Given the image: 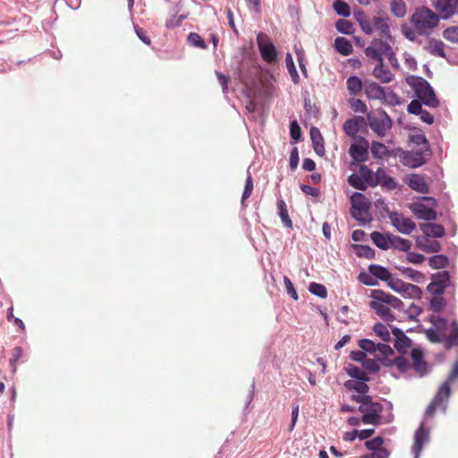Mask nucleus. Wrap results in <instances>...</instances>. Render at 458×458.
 Wrapping results in <instances>:
<instances>
[{
    "mask_svg": "<svg viewBox=\"0 0 458 458\" xmlns=\"http://www.w3.org/2000/svg\"><path fill=\"white\" fill-rule=\"evenodd\" d=\"M423 356V352L420 349L411 351L412 368L420 377L427 373V363L424 361Z\"/></svg>",
    "mask_w": 458,
    "mask_h": 458,
    "instance_id": "nucleus-19",
    "label": "nucleus"
},
{
    "mask_svg": "<svg viewBox=\"0 0 458 458\" xmlns=\"http://www.w3.org/2000/svg\"><path fill=\"white\" fill-rule=\"evenodd\" d=\"M336 30L343 34H352L353 31V25L351 21L340 19L335 23Z\"/></svg>",
    "mask_w": 458,
    "mask_h": 458,
    "instance_id": "nucleus-50",
    "label": "nucleus"
},
{
    "mask_svg": "<svg viewBox=\"0 0 458 458\" xmlns=\"http://www.w3.org/2000/svg\"><path fill=\"white\" fill-rule=\"evenodd\" d=\"M433 5L443 20H448L454 14L458 15V0H436Z\"/></svg>",
    "mask_w": 458,
    "mask_h": 458,
    "instance_id": "nucleus-12",
    "label": "nucleus"
},
{
    "mask_svg": "<svg viewBox=\"0 0 458 458\" xmlns=\"http://www.w3.org/2000/svg\"><path fill=\"white\" fill-rule=\"evenodd\" d=\"M411 344V341L405 334L397 337L394 342V347L401 352H404Z\"/></svg>",
    "mask_w": 458,
    "mask_h": 458,
    "instance_id": "nucleus-53",
    "label": "nucleus"
},
{
    "mask_svg": "<svg viewBox=\"0 0 458 458\" xmlns=\"http://www.w3.org/2000/svg\"><path fill=\"white\" fill-rule=\"evenodd\" d=\"M350 106L354 112L364 114L367 111L365 103L359 98H352L350 100Z\"/></svg>",
    "mask_w": 458,
    "mask_h": 458,
    "instance_id": "nucleus-61",
    "label": "nucleus"
},
{
    "mask_svg": "<svg viewBox=\"0 0 458 458\" xmlns=\"http://www.w3.org/2000/svg\"><path fill=\"white\" fill-rule=\"evenodd\" d=\"M345 370L347 374L352 378H356L357 380L369 381V377L366 375V373L353 364H348Z\"/></svg>",
    "mask_w": 458,
    "mask_h": 458,
    "instance_id": "nucleus-39",
    "label": "nucleus"
},
{
    "mask_svg": "<svg viewBox=\"0 0 458 458\" xmlns=\"http://www.w3.org/2000/svg\"><path fill=\"white\" fill-rule=\"evenodd\" d=\"M364 92L369 99H382L385 98L384 89L377 82L369 80L364 81Z\"/></svg>",
    "mask_w": 458,
    "mask_h": 458,
    "instance_id": "nucleus-18",
    "label": "nucleus"
},
{
    "mask_svg": "<svg viewBox=\"0 0 458 458\" xmlns=\"http://www.w3.org/2000/svg\"><path fill=\"white\" fill-rule=\"evenodd\" d=\"M358 411L362 413L361 421L364 424L377 426L381 423L380 413L383 411V405L381 403L371 401L367 405H360Z\"/></svg>",
    "mask_w": 458,
    "mask_h": 458,
    "instance_id": "nucleus-7",
    "label": "nucleus"
},
{
    "mask_svg": "<svg viewBox=\"0 0 458 458\" xmlns=\"http://www.w3.org/2000/svg\"><path fill=\"white\" fill-rule=\"evenodd\" d=\"M372 74L382 83H388L394 79L393 73L390 72L388 67L384 64L383 60L381 62H377Z\"/></svg>",
    "mask_w": 458,
    "mask_h": 458,
    "instance_id": "nucleus-20",
    "label": "nucleus"
},
{
    "mask_svg": "<svg viewBox=\"0 0 458 458\" xmlns=\"http://www.w3.org/2000/svg\"><path fill=\"white\" fill-rule=\"evenodd\" d=\"M407 185L413 191L427 194L429 192V186L427 183L425 177L420 174H411L406 179Z\"/></svg>",
    "mask_w": 458,
    "mask_h": 458,
    "instance_id": "nucleus-17",
    "label": "nucleus"
},
{
    "mask_svg": "<svg viewBox=\"0 0 458 458\" xmlns=\"http://www.w3.org/2000/svg\"><path fill=\"white\" fill-rule=\"evenodd\" d=\"M429 441V430L425 428L424 423L421 422L419 428L414 434V443L411 451L414 458H419L422 451L423 445Z\"/></svg>",
    "mask_w": 458,
    "mask_h": 458,
    "instance_id": "nucleus-13",
    "label": "nucleus"
},
{
    "mask_svg": "<svg viewBox=\"0 0 458 458\" xmlns=\"http://www.w3.org/2000/svg\"><path fill=\"white\" fill-rule=\"evenodd\" d=\"M335 47L338 53L344 55H348L352 52V45L347 38L343 37H338L335 38Z\"/></svg>",
    "mask_w": 458,
    "mask_h": 458,
    "instance_id": "nucleus-36",
    "label": "nucleus"
},
{
    "mask_svg": "<svg viewBox=\"0 0 458 458\" xmlns=\"http://www.w3.org/2000/svg\"><path fill=\"white\" fill-rule=\"evenodd\" d=\"M188 42L190 43V45L193 47H198L203 49L207 47L204 39L198 33L195 32H191L189 34Z\"/></svg>",
    "mask_w": 458,
    "mask_h": 458,
    "instance_id": "nucleus-55",
    "label": "nucleus"
},
{
    "mask_svg": "<svg viewBox=\"0 0 458 458\" xmlns=\"http://www.w3.org/2000/svg\"><path fill=\"white\" fill-rule=\"evenodd\" d=\"M410 141L417 146H422V148L419 151L425 152L426 157H431L429 144L424 134H412L410 136Z\"/></svg>",
    "mask_w": 458,
    "mask_h": 458,
    "instance_id": "nucleus-30",
    "label": "nucleus"
},
{
    "mask_svg": "<svg viewBox=\"0 0 458 458\" xmlns=\"http://www.w3.org/2000/svg\"><path fill=\"white\" fill-rule=\"evenodd\" d=\"M333 7L338 15L349 17L351 14L350 7L345 2L337 0L334 3Z\"/></svg>",
    "mask_w": 458,
    "mask_h": 458,
    "instance_id": "nucleus-49",
    "label": "nucleus"
},
{
    "mask_svg": "<svg viewBox=\"0 0 458 458\" xmlns=\"http://www.w3.org/2000/svg\"><path fill=\"white\" fill-rule=\"evenodd\" d=\"M411 24L419 35L428 36L439 23V16L431 9L421 6L416 8L410 19Z\"/></svg>",
    "mask_w": 458,
    "mask_h": 458,
    "instance_id": "nucleus-1",
    "label": "nucleus"
},
{
    "mask_svg": "<svg viewBox=\"0 0 458 458\" xmlns=\"http://www.w3.org/2000/svg\"><path fill=\"white\" fill-rule=\"evenodd\" d=\"M430 157H426L423 151H404L400 159L403 165L417 168L423 165Z\"/></svg>",
    "mask_w": 458,
    "mask_h": 458,
    "instance_id": "nucleus-11",
    "label": "nucleus"
},
{
    "mask_svg": "<svg viewBox=\"0 0 458 458\" xmlns=\"http://www.w3.org/2000/svg\"><path fill=\"white\" fill-rule=\"evenodd\" d=\"M390 455V452L386 450H377L371 454H364L360 456V458H388Z\"/></svg>",
    "mask_w": 458,
    "mask_h": 458,
    "instance_id": "nucleus-64",
    "label": "nucleus"
},
{
    "mask_svg": "<svg viewBox=\"0 0 458 458\" xmlns=\"http://www.w3.org/2000/svg\"><path fill=\"white\" fill-rule=\"evenodd\" d=\"M347 181L351 186H352L353 188H355L357 190H360V191L367 190L365 180L361 179L360 177V175H358L356 174H352L351 175H349Z\"/></svg>",
    "mask_w": 458,
    "mask_h": 458,
    "instance_id": "nucleus-46",
    "label": "nucleus"
},
{
    "mask_svg": "<svg viewBox=\"0 0 458 458\" xmlns=\"http://www.w3.org/2000/svg\"><path fill=\"white\" fill-rule=\"evenodd\" d=\"M22 355H23V350L21 347L16 346L15 348H13V357L10 360V366L12 367L13 373H15V371H16L15 364L20 360V359L22 357Z\"/></svg>",
    "mask_w": 458,
    "mask_h": 458,
    "instance_id": "nucleus-58",
    "label": "nucleus"
},
{
    "mask_svg": "<svg viewBox=\"0 0 458 458\" xmlns=\"http://www.w3.org/2000/svg\"><path fill=\"white\" fill-rule=\"evenodd\" d=\"M428 300L429 309L434 312L441 311L446 306V301L442 294H431Z\"/></svg>",
    "mask_w": 458,
    "mask_h": 458,
    "instance_id": "nucleus-37",
    "label": "nucleus"
},
{
    "mask_svg": "<svg viewBox=\"0 0 458 458\" xmlns=\"http://www.w3.org/2000/svg\"><path fill=\"white\" fill-rule=\"evenodd\" d=\"M359 346L363 350V352L375 353V348H377V344L369 339H361L359 342Z\"/></svg>",
    "mask_w": 458,
    "mask_h": 458,
    "instance_id": "nucleus-60",
    "label": "nucleus"
},
{
    "mask_svg": "<svg viewBox=\"0 0 458 458\" xmlns=\"http://www.w3.org/2000/svg\"><path fill=\"white\" fill-rule=\"evenodd\" d=\"M396 268L407 278L416 283H421L425 279L424 274L411 267H396Z\"/></svg>",
    "mask_w": 458,
    "mask_h": 458,
    "instance_id": "nucleus-33",
    "label": "nucleus"
},
{
    "mask_svg": "<svg viewBox=\"0 0 458 458\" xmlns=\"http://www.w3.org/2000/svg\"><path fill=\"white\" fill-rule=\"evenodd\" d=\"M253 191V182L250 174L248 172V176L245 182L244 191L242 196V203H243L251 194Z\"/></svg>",
    "mask_w": 458,
    "mask_h": 458,
    "instance_id": "nucleus-59",
    "label": "nucleus"
},
{
    "mask_svg": "<svg viewBox=\"0 0 458 458\" xmlns=\"http://www.w3.org/2000/svg\"><path fill=\"white\" fill-rule=\"evenodd\" d=\"M444 43L440 40L430 39L428 46V52L439 57H445V53L444 50Z\"/></svg>",
    "mask_w": 458,
    "mask_h": 458,
    "instance_id": "nucleus-42",
    "label": "nucleus"
},
{
    "mask_svg": "<svg viewBox=\"0 0 458 458\" xmlns=\"http://www.w3.org/2000/svg\"><path fill=\"white\" fill-rule=\"evenodd\" d=\"M356 254L359 257L373 259L375 256V250L367 245H357L356 246Z\"/></svg>",
    "mask_w": 458,
    "mask_h": 458,
    "instance_id": "nucleus-54",
    "label": "nucleus"
},
{
    "mask_svg": "<svg viewBox=\"0 0 458 458\" xmlns=\"http://www.w3.org/2000/svg\"><path fill=\"white\" fill-rule=\"evenodd\" d=\"M370 151L374 158L381 159L389 156V149L386 146L379 141H372Z\"/></svg>",
    "mask_w": 458,
    "mask_h": 458,
    "instance_id": "nucleus-35",
    "label": "nucleus"
},
{
    "mask_svg": "<svg viewBox=\"0 0 458 458\" xmlns=\"http://www.w3.org/2000/svg\"><path fill=\"white\" fill-rule=\"evenodd\" d=\"M370 297L372 299L385 302L386 305H389L392 308L396 309L398 310L403 309V303L400 299L382 290H373L371 292Z\"/></svg>",
    "mask_w": 458,
    "mask_h": 458,
    "instance_id": "nucleus-15",
    "label": "nucleus"
},
{
    "mask_svg": "<svg viewBox=\"0 0 458 458\" xmlns=\"http://www.w3.org/2000/svg\"><path fill=\"white\" fill-rule=\"evenodd\" d=\"M377 177L379 181V184L387 190H395L398 186V183L395 180L389 176L384 168L379 167L377 169Z\"/></svg>",
    "mask_w": 458,
    "mask_h": 458,
    "instance_id": "nucleus-28",
    "label": "nucleus"
},
{
    "mask_svg": "<svg viewBox=\"0 0 458 458\" xmlns=\"http://www.w3.org/2000/svg\"><path fill=\"white\" fill-rule=\"evenodd\" d=\"M369 272L371 276L386 283L392 276V274L386 267L376 264L369 266Z\"/></svg>",
    "mask_w": 458,
    "mask_h": 458,
    "instance_id": "nucleus-29",
    "label": "nucleus"
},
{
    "mask_svg": "<svg viewBox=\"0 0 458 458\" xmlns=\"http://www.w3.org/2000/svg\"><path fill=\"white\" fill-rule=\"evenodd\" d=\"M373 330L375 332V334L384 342H389L390 339H391V335H390V333H389V330L387 329V327L383 325L382 323H377L374 327H373Z\"/></svg>",
    "mask_w": 458,
    "mask_h": 458,
    "instance_id": "nucleus-45",
    "label": "nucleus"
},
{
    "mask_svg": "<svg viewBox=\"0 0 458 458\" xmlns=\"http://www.w3.org/2000/svg\"><path fill=\"white\" fill-rule=\"evenodd\" d=\"M362 144H352L349 148V154L352 158L358 163L365 162L369 158V141L360 138Z\"/></svg>",
    "mask_w": 458,
    "mask_h": 458,
    "instance_id": "nucleus-14",
    "label": "nucleus"
},
{
    "mask_svg": "<svg viewBox=\"0 0 458 458\" xmlns=\"http://www.w3.org/2000/svg\"><path fill=\"white\" fill-rule=\"evenodd\" d=\"M185 18H186V15H184V14L177 16V13H174L170 18H168L166 20L165 27L168 29H174V28L179 27Z\"/></svg>",
    "mask_w": 458,
    "mask_h": 458,
    "instance_id": "nucleus-57",
    "label": "nucleus"
},
{
    "mask_svg": "<svg viewBox=\"0 0 458 458\" xmlns=\"http://www.w3.org/2000/svg\"><path fill=\"white\" fill-rule=\"evenodd\" d=\"M458 377V360L454 364L453 369L450 372L447 380L439 387L436 396L428 404L426 409L425 415L431 416L435 412L436 409L442 406L444 411L446 410V403L450 397L451 390L450 384H452Z\"/></svg>",
    "mask_w": 458,
    "mask_h": 458,
    "instance_id": "nucleus-3",
    "label": "nucleus"
},
{
    "mask_svg": "<svg viewBox=\"0 0 458 458\" xmlns=\"http://www.w3.org/2000/svg\"><path fill=\"white\" fill-rule=\"evenodd\" d=\"M406 82L413 89L416 96L424 105L429 107H437L439 106L433 88L425 79L411 75L406 78Z\"/></svg>",
    "mask_w": 458,
    "mask_h": 458,
    "instance_id": "nucleus-2",
    "label": "nucleus"
},
{
    "mask_svg": "<svg viewBox=\"0 0 458 458\" xmlns=\"http://www.w3.org/2000/svg\"><path fill=\"white\" fill-rule=\"evenodd\" d=\"M429 321L433 325L434 328L438 331L446 329L447 327V320L440 316L432 315L429 318Z\"/></svg>",
    "mask_w": 458,
    "mask_h": 458,
    "instance_id": "nucleus-56",
    "label": "nucleus"
},
{
    "mask_svg": "<svg viewBox=\"0 0 458 458\" xmlns=\"http://www.w3.org/2000/svg\"><path fill=\"white\" fill-rule=\"evenodd\" d=\"M346 388L354 390L359 394H367L369 392V386L367 385V381L358 380L352 381L348 380L344 383Z\"/></svg>",
    "mask_w": 458,
    "mask_h": 458,
    "instance_id": "nucleus-38",
    "label": "nucleus"
},
{
    "mask_svg": "<svg viewBox=\"0 0 458 458\" xmlns=\"http://www.w3.org/2000/svg\"><path fill=\"white\" fill-rule=\"evenodd\" d=\"M421 295V289L419 286L411 284H407L405 292L403 293V297H409L412 299H420Z\"/></svg>",
    "mask_w": 458,
    "mask_h": 458,
    "instance_id": "nucleus-47",
    "label": "nucleus"
},
{
    "mask_svg": "<svg viewBox=\"0 0 458 458\" xmlns=\"http://www.w3.org/2000/svg\"><path fill=\"white\" fill-rule=\"evenodd\" d=\"M391 12L398 18H403L406 14V4L403 0H393L391 3Z\"/></svg>",
    "mask_w": 458,
    "mask_h": 458,
    "instance_id": "nucleus-43",
    "label": "nucleus"
},
{
    "mask_svg": "<svg viewBox=\"0 0 458 458\" xmlns=\"http://www.w3.org/2000/svg\"><path fill=\"white\" fill-rule=\"evenodd\" d=\"M369 128L380 138H384L393 126V121L381 108L367 114Z\"/></svg>",
    "mask_w": 458,
    "mask_h": 458,
    "instance_id": "nucleus-4",
    "label": "nucleus"
},
{
    "mask_svg": "<svg viewBox=\"0 0 458 458\" xmlns=\"http://www.w3.org/2000/svg\"><path fill=\"white\" fill-rule=\"evenodd\" d=\"M389 244L390 248L393 247L403 251H408L411 247V242L409 240L403 239L393 233L390 234Z\"/></svg>",
    "mask_w": 458,
    "mask_h": 458,
    "instance_id": "nucleus-32",
    "label": "nucleus"
},
{
    "mask_svg": "<svg viewBox=\"0 0 458 458\" xmlns=\"http://www.w3.org/2000/svg\"><path fill=\"white\" fill-rule=\"evenodd\" d=\"M309 291L318 296V297H320V298H326L327 295V288L321 284H318V283H311L309 286Z\"/></svg>",
    "mask_w": 458,
    "mask_h": 458,
    "instance_id": "nucleus-52",
    "label": "nucleus"
},
{
    "mask_svg": "<svg viewBox=\"0 0 458 458\" xmlns=\"http://www.w3.org/2000/svg\"><path fill=\"white\" fill-rule=\"evenodd\" d=\"M277 214L281 218L283 225L287 228L293 227V222L288 215L287 206L284 199L277 200Z\"/></svg>",
    "mask_w": 458,
    "mask_h": 458,
    "instance_id": "nucleus-31",
    "label": "nucleus"
},
{
    "mask_svg": "<svg viewBox=\"0 0 458 458\" xmlns=\"http://www.w3.org/2000/svg\"><path fill=\"white\" fill-rule=\"evenodd\" d=\"M373 25L374 29L379 31L381 38H385L386 39L392 40V36L390 34L389 25L387 23V19L383 17H374L373 18Z\"/></svg>",
    "mask_w": 458,
    "mask_h": 458,
    "instance_id": "nucleus-26",
    "label": "nucleus"
},
{
    "mask_svg": "<svg viewBox=\"0 0 458 458\" xmlns=\"http://www.w3.org/2000/svg\"><path fill=\"white\" fill-rule=\"evenodd\" d=\"M420 229L428 237L441 238L445 235V228L438 224L426 223L420 225Z\"/></svg>",
    "mask_w": 458,
    "mask_h": 458,
    "instance_id": "nucleus-22",
    "label": "nucleus"
},
{
    "mask_svg": "<svg viewBox=\"0 0 458 458\" xmlns=\"http://www.w3.org/2000/svg\"><path fill=\"white\" fill-rule=\"evenodd\" d=\"M347 89L351 95L356 96L364 89V82L357 76H350L346 81Z\"/></svg>",
    "mask_w": 458,
    "mask_h": 458,
    "instance_id": "nucleus-34",
    "label": "nucleus"
},
{
    "mask_svg": "<svg viewBox=\"0 0 458 458\" xmlns=\"http://www.w3.org/2000/svg\"><path fill=\"white\" fill-rule=\"evenodd\" d=\"M290 134H291V138L293 140L298 141L301 140V127L299 126L297 121H295V120L291 122V123H290Z\"/></svg>",
    "mask_w": 458,
    "mask_h": 458,
    "instance_id": "nucleus-62",
    "label": "nucleus"
},
{
    "mask_svg": "<svg viewBox=\"0 0 458 458\" xmlns=\"http://www.w3.org/2000/svg\"><path fill=\"white\" fill-rule=\"evenodd\" d=\"M416 243L419 249L428 253L438 252L441 250L438 242L429 241L427 237H418Z\"/></svg>",
    "mask_w": 458,
    "mask_h": 458,
    "instance_id": "nucleus-23",
    "label": "nucleus"
},
{
    "mask_svg": "<svg viewBox=\"0 0 458 458\" xmlns=\"http://www.w3.org/2000/svg\"><path fill=\"white\" fill-rule=\"evenodd\" d=\"M352 216L360 223L365 225L371 221V216L369 212L370 201L364 194L354 192L351 197Z\"/></svg>",
    "mask_w": 458,
    "mask_h": 458,
    "instance_id": "nucleus-5",
    "label": "nucleus"
},
{
    "mask_svg": "<svg viewBox=\"0 0 458 458\" xmlns=\"http://www.w3.org/2000/svg\"><path fill=\"white\" fill-rule=\"evenodd\" d=\"M449 286L454 289L449 272L443 270L431 276V282L427 286V291L430 294H443Z\"/></svg>",
    "mask_w": 458,
    "mask_h": 458,
    "instance_id": "nucleus-6",
    "label": "nucleus"
},
{
    "mask_svg": "<svg viewBox=\"0 0 458 458\" xmlns=\"http://www.w3.org/2000/svg\"><path fill=\"white\" fill-rule=\"evenodd\" d=\"M364 122V118L361 116H355L353 118L348 119L344 122L343 130L345 134L349 137H355L360 128V124Z\"/></svg>",
    "mask_w": 458,
    "mask_h": 458,
    "instance_id": "nucleus-21",
    "label": "nucleus"
},
{
    "mask_svg": "<svg viewBox=\"0 0 458 458\" xmlns=\"http://www.w3.org/2000/svg\"><path fill=\"white\" fill-rule=\"evenodd\" d=\"M410 209L419 219L433 221L436 220L437 216V212L433 208L422 203H413L410 206Z\"/></svg>",
    "mask_w": 458,
    "mask_h": 458,
    "instance_id": "nucleus-16",
    "label": "nucleus"
},
{
    "mask_svg": "<svg viewBox=\"0 0 458 458\" xmlns=\"http://www.w3.org/2000/svg\"><path fill=\"white\" fill-rule=\"evenodd\" d=\"M384 439L381 437H376L373 439L367 440L365 442V446L370 451H377V450H386L383 447Z\"/></svg>",
    "mask_w": 458,
    "mask_h": 458,
    "instance_id": "nucleus-51",
    "label": "nucleus"
},
{
    "mask_svg": "<svg viewBox=\"0 0 458 458\" xmlns=\"http://www.w3.org/2000/svg\"><path fill=\"white\" fill-rule=\"evenodd\" d=\"M378 352V355H376V358L379 360L385 366H391L392 362L387 359L388 356L394 354L393 349L386 344H377V348H375V353Z\"/></svg>",
    "mask_w": 458,
    "mask_h": 458,
    "instance_id": "nucleus-25",
    "label": "nucleus"
},
{
    "mask_svg": "<svg viewBox=\"0 0 458 458\" xmlns=\"http://www.w3.org/2000/svg\"><path fill=\"white\" fill-rule=\"evenodd\" d=\"M369 306L386 320L392 321L394 319V315L391 313L389 308L386 306L385 302L379 301L378 300L372 299Z\"/></svg>",
    "mask_w": 458,
    "mask_h": 458,
    "instance_id": "nucleus-24",
    "label": "nucleus"
},
{
    "mask_svg": "<svg viewBox=\"0 0 458 458\" xmlns=\"http://www.w3.org/2000/svg\"><path fill=\"white\" fill-rule=\"evenodd\" d=\"M448 345H458V324L455 321L452 323V330L448 336Z\"/></svg>",
    "mask_w": 458,
    "mask_h": 458,
    "instance_id": "nucleus-63",
    "label": "nucleus"
},
{
    "mask_svg": "<svg viewBox=\"0 0 458 458\" xmlns=\"http://www.w3.org/2000/svg\"><path fill=\"white\" fill-rule=\"evenodd\" d=\"M392 49L391 46L381 38L371 41L370 45L366 47L365 54L368 57L381 62L383 55H386Z\"/></svg>",
    "mask_w": 458,
    "mask_h": 458,
    "instance_id": "nucleus-9",
    "label": "nucleus"
},
{
    "mask_svg": "<svg viewBox=\"0 0 458 458\" xmlns=\"http://www.w3.org/2000/svg\"><path fill=\"white\" fill-rule=\"evenodd\" d=\"M448 263L449 259L445 255H434L428 259V264L434 269L445 268Z\"/></svg>",
    "mask_w": 458,
    "mask_h": 458,
    "instance_id": "nucleus-40",
    "label": "nucleus"
},
{
    "mask_svg": "<svg viewBox=\"0 0 458 458\" xmlns=\"http://www.w3.org/2000/svg\"><path fill=\"white\" fill-rule=\"evenodd\" d=\"M443 37L449 42L458 44V26H451L444 30Z\"/></svg>",
    "mask_w": 458,
    "mask_h": 458,
    "instance_id": "nucleus-48",
    "label": "nucleus"
},
{
    "mask_svg": "<svg viewBox=\"0 0 458 458\" xmlns=\"http://www.w3.org/2000/svg\"><path fill=\"white\" fill-rule=\"evenodd\" d=\"M257 44L260 55L264 61L268 64L275 63L277 58V52L274 44L267 38L264 33H259L257 36Z\"/></svg>",
    "mask_w": 458,
    "mask_h": 458,
    "instance_id": "nucleus-8",
    "label": "nucleus"
},
{
    "mask_svg": "<svg viewBox=\"0 0 458 458\" xmlns=\"http://www.w3.org/2000/svg\"><path fill=\"white\" fill-rule=\"evenodd\" d=\"M388 216L392 225L403 234H411L416 228V224L410 218L404 217L398 212H389Z\"/></svg>",
    "mask_w": 458,
    "mask_h": 458,
    "instance_id": "nucleus-10",
    "label": "nucleus"
},
{
    "mask_svg": "<svg viewBox=\"0 0 458 458\" xmlns=\"http://www.w3.org/2000/svg\"><path fill=\"white\" fill-rule=\"evenodd\" d=\"M390 234L391 233H386V234H384L382 233H379V232H373L371 233L370 234V238L373 242V243L378 247L379 249L381 250H388L390 248Z\"/></svg>",
    "mask_w": 458,
    "mask_h": 458,
    "instance_id": "nucleus-27",
    "label": "nucleus"
},
{
    "mask_svg": "<svg viewBox=\"0 0 458 458\" xmlns=\"http://www.w3.org/2000/svg\"><path fill=\"white\" fill-rule=\"evenodd\" d=\"M408 283L403 282V280L394 277L393 276L387 282L388 286L394 292L403 295V292H405V288Z\"/></svg>",
    "mask_w": 458,
    "mask_h": 458,
    "instance_id": "nucleus-44",
    "label": "nucleus"
},
{
    "mask_svg": "<svg viewBox=\"0 0 458 458\" xmlns=\"http://www.w3.org/2000/svg\"><path fill=\"white\" fill-rule=\"evenodd\" d=\"M285 64L293 82L294 84H298L300 81V77L296 70L293 56L289 53L285 56Z\"/></svg>",
    "mask_w": 458,
    "mask_h": 458,
    "instance_id": "nucleus-41",
    "label": "nucleus"
}]
</instances>
